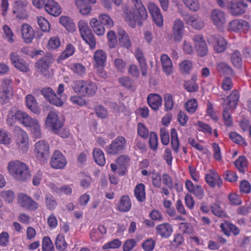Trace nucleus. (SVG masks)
Instances as JSON below:
<instances>
[{
    "label": "nucleus",
    "mask_w": 251,
    "mask_h": 251,
    "mask_svg": "<svg viewBox=\"0 0 251 251\" xmlns=\"http://www.w3.org/2000/svg\"><path fill=\"white\" fill-rule=\"evenodd\" d=\"M164 107L166 111L172 110L174 107L173 96L172 94L167 93L164 95Z\"/></svg>",
    "instance_id": "0e129e2a"
},
{
    "label": "nucleus",
    "mask_w": 251,
    "mask_h": 251,
    "mask_svg": "<svg viewBox=\"0 0 251 251\" xmlns=\"http://www.w3.org/2000/svg\"><path fill=\"white\" fill-rule=\"evenodd\" d=\"M90 25L94 32L99 36L103 35L105 32V28L97 18L91 19Z\"/></svg>",
    "instance_id": "f704fd0d"
},
{
    "label": "nucleus",
    "mask_w": 251,
    "mask_h": 251,
    "mask_svg": "<svg viewBox=\"0 0 251 251\" xmlns=\"http://www.w3.org/2000/svg\"><path fill=\"white\" fill-rule=\"evenodd\" d=\"M34 152L36 157H47L50 155V147L45 140H40L35 143Z\"/></svg>",
    "instance_id": "f3484780"
},
{
    "label": "nucleus",
    "mask_w": 251,
    "mask_h": 251,
    "mask_svg": "<svg viewBox=\"0 0 251 251\" xmlns=\"http://www.w3.org/2000/svg\"><path fill=\"white\" fill-rule=\"evenodd\" d=\"M18 202L21 207L26 210L35 211L39 208L38 203L25 194L21 193L18 195Z\"/></svg>",
    "instance_id": "9b49d317"
},
{
    "label": "nucleus",
    "mask_w": 251,
    "mask_h": 251,
    "mask_svg": "<svg viewBox=\"0 0 251 251\" xmlns=\"http://www.w3.org/2000/svg\"><path fill=\"white\" fill-rule=\"evenodd\" d=\"M75 50V47L71 44H68L67 45L65 50H63L60 55L58 57L57 59V62L60 63L62 60H64L73 55Z\"/></svg>",
    "instance_id": "e433bc0d"
},
{
    "label": "nucleus",
    "mask_w": 251,
    "mask_h": 251,
    "mask_svg": "<svg viewBox=\"0 0 251 251\" xmlns=\"http://www.w3.org/2000/svg\"><path fill=\"white\" fill-rule=\"evenodd\" d=\"M207 41L214 50L218 53L223 52L226 49L227 42L225 38L219 34L211 35L207 38Z\"/></svg>",
    "instance_id": "6e6552de"
},
{
    "label": "nucleus",
    "mask_w": 251,
    "mask_h": 251,
    "mask_svg": "<svg viewBox=\"0 0 251 251\" xmlns=\"http://www.w3.org/2000/svg\"><path fill=\"white\" fill-rule=\"evenodd\" d=\"M83 97H92L96 94L98 86L96 83L91 80H87Z\"/></svg>",
    "instance_id": "72a5a7b5"
},
{
    "label": "nucleus",
    "mask_w": 251,
    "mask_h": 251,
    "mask_svg": "<svg viewBox=\"0 0 251 251\" xmlns=\"http://www.w3.org/2000/svg\"><path fill=\"white\" fill-rule=\"evenodd\" d=\"M229 137L231 140L240 146L246 147L248 145L244 138L236 132H231L229 134Z\"/></svg>",
    "instance_id": "c03bdc74"
},
{
    "label": "nucleus",
    "mask_w": 251,
    "mask_h": 251,
    "mask_svg": "<svg viewBox=\"0 0 251 251\" xmlns=\"http://www.w3.org/2000/svg\"><path fill=\"white\" fill-rule=\"evenodd\" d=\"M17 122L25 127L30 128L31 132L35 138L42 137L41 127L38 121L16 107H12L8 111L6 123L8 126H12Z\"/></svg>",
    "instance_id": "f257e3e1"
},
{
    "label": "nucleus",
    "mask_w": 251,
    "mask_h": 251,
    "mask_svg": "<svg viewBox=\"0 0 251 251\" xmlns=\"http://www.w3.org/2000/svg\"><path fill=\"white\" fill-rule=\"evenodd\" d=\"M249 23L243 19H235L228 25L227 29L235 33L247 32L250 29Z\"/></svg>",
    "instance_id": "9d476101"
},
{
    "label": "nucleus",
    "mask_w": 251,
    "mask_h": 251,
    "mask_svg": "<svg viewBox=\"0 0 251 251\" xmlns=\"http://www.w3.org/2000/svg\"><path fill=\"white\" fill-rule=\"evenodd\" d=\"M223 117L225 125L227 126H231L233 124V119L229 108H225L223 111Z\"/></svg>",
    "instance_id": "052dcab7"
},
{
    "label": "nucleus",
    "mask_w": 251,
    "mask_h": 251,
    "mask_svg": "<svg viewBox=\"0 0 251 251\" xmlns=\"http://www.w3.org/2000/svg\"><path fill=\"white\" fill-rule=\"evenodd\" d=\"M107 55L102 50H97L94 54V66L96 68L104 67L106 61Z\"/></svg>",
    "instance_id": "b1692460"
},
{
    "label": "nucleus",
    "mask_w": 251,
    "mask_h": 251,
    "mask_svg": "<svg viewBox=\"0 0 251 251\" xmlns=\"http://www.w3.org/2000/svg\"><path fill=\"white\" fill-rule=\"evenodd\" d=\"M192 68V63L188 60H185L179 64L180 71L182 74H188Z\"/></svg>",
    "instance_id": "bf43d9fd"
},
{
    "label": "nucleus",
    "mask_w": 251,
    "mask_h": 251,
    "mask_svg": "<svg viewBox=\"0 0 251 251\" xmlns=\"http://www.w3.org/2000/svg\"><path fill=\"white\" fill-rule=\"evenodd\" d=\"M87 80H76L73 81L72 89L74 91L83 97Z\"/></svg>",
    "instance_id": "4c0bfd02"
},
{
    "label": "nucleus",
    "mask_w": 251,
    "mask_h": 251,
    "mask_svg": "<svg viewBox=\"0 0 251 251\" xmlns=\"http://www.w3.org/2000/svg\"><path fill=\"white\" fill-rule=\"evenodd\" d=\"M52 62V58L44 56L39 59L36 63V66L44 76L50 75V67Z\"/></svg>",
    "instance_id": "2eb2a0df"
},
{
    "label": "nucleus",
    "mask_w": 251,
    "mask_h": 251,
    "mask_svg": "<svg viewBox=\"0 0 251 251\" xmlns=\"http://www.w3.org/2000/svg\"><path fill=\"white\" fill-rule=\"evenodd\" d=\"M75 4L79 8L80 13L82 15H87L92 10L91 6L84 0H75Z\"/></svg>",
    "instance_id": "79ce46f5"
},
{
    "label": "nucleus",
    "mask_w": 251,
    "mask_h": 251,
    "mask_svg": "<svg viewBox=\"0 0 251 251\" xmlns=\"http://www.w3.org/2000/svg\"><path fill=\"white\" fill-rule=\"evenodd\" d=\"M45 203L47 208L50 210L55 209L57 205V201L54 197L50 194H48L46 195Z\"/></svg>",
    "instance_id": "4d7b16f0"
},
{
    "label": "nucleus",
    "mask_w": 251,
    "mask_h": 251,
    "mask_svg": "<svg viewBox=\"0 0 251 251\" xmlns=\"http://www.w3.org/2000/svg\"><path fill=\"white\" fill-rule=\"evenodd\" d=\"M171 144L173 149L177 152L179 147V142L176 130L173 128L171 131Z\"/></svg>",
    "instance_id": "8fccbe9b"
},
{
    "label": "nucleus",
    "mask_w": 251,
    "mask_h": 251,
    "mask_svg": "<svg viewBox=\"0 0 251 251\" xmlns=\"http://www.w3.org/2000/svg\"><path fill=\"white\" fill-rule=\"evenodd\" d=\"M0 197L6 201L10 203L13 201L15 194L11 190H6L0 193Z\"/></svg>",
    "instance_id": "774afa93"
},
{
    "label": "nucleus",
    "mask_w": 251,
    "mask_h": 251,
    "mask_svg": "<svg viewBox=\"0 0 251 251\" xmlns=\"http://www.w3.org/2000/svg\"><path fill=\"white\" fill-rule=\"evenodd\" d=\"M46 125L50 128L54 133L59 134L60 129L63 126V123L60 120L58 115L53 111L50 112L46 120Z\"/></svg>",
    "instance_id": "0eeeda50"
},
{
    "label": "nucleus",
    "mask_w": 251,
    "mask_h": 251,
    "mask_svg": "<svg viewBox=\"0 0 251 251\" xmlns=\"http://www.w3.org/2000/svg\"><path fill=\"white\" fill-rule=\"evenodd\" d=\"M218 73L221 75H233V71L232 69L225 62L218 63L216 66Z\"/></svg>",
    "instance_id": "ea45409f"
},
{
    "label": "nucleus",
    "mask_w": 251,
    "mask_h": 251,
    "mask_svg": "<svg viewBox=\"0 0 251 251\" xmlns=\"http://www.w3.org/2000/svg\"><path fill=\"white\" fill-rule=\"evenodd\" d=\"M184 86L187 91L191 93L198 91L199 89L198 85L194 78L185 81Z\"/></svg>",
    "instance_id": "3c124183"
},
{
    "label": "nucleus",
    "mask_w": 251,
    "mask_h": 251,
    "mask_svg": "<svg viewBox=\"0 0 251 251\" xmlns=\"http://www.w3.org/2000/svg\"><path fill=\"white\" fill-rule=\"evenodd\" d=\"M134 196L139 202H143L146 200L145 186L143 183L136 185L134 189Z\"/></svg>",
    "instance_id": "c9c22d12"
},
{
    "label": "nucleus",
    "mask_w": 251,
    "mask_h": 251,
    "mask_svg": "<svg viewBox=\"0 0 251 251\" xmlns=\"http://www.w3.org/2000/svg\"><path fill=\"white\" fill-rule=\"evenodd\" d=\"M185 187L187 190L194 194L197 199L201 200L204 197V190L201 186L194 185L191 180H187L185 182Z\"/></svg>",
    "instance_id": "aec40b11"
},
{
    "label": "nucleus",
    "mask_w": 251,
    "mask_h": 251,
    "mask_svg": "<svg viewBox=\"0 0 251 251\" xmlns=\"http://www.w3.org/2000/svg\"><path fill=\"white\" fill-rule=\"evenodd\" d=\"M155 229L156 233L163 238H169L173 231L172 226L167 223L157 225Z\"/></svg>",
    "instance_id": "412c9836"
},
{
    "label": "nucleus",
    "mask_w": 251,
    "mask_h": 251,
    "mask_svg": "<svg viewBox=\"0 0 251 251\" xmlns=\"http://www.w3.org/2000/svg\"><path fill=\"white\" fill-rule=\"evenodd\" d=\"M248 4L244 0H233L228 2L227 8L233 16H239L246 13Z\"/></svg>",
    "instance_id": "39448f33"
},
{
    "label": "nucleus",
    "mask_w": 251,
    "mask_h": 251,
    "mask_svg": "<svg viewBox=\"0 0 251 251\" xmlns=\"http://www.w3.org/2000/svg\"><path fill=\"white\" fill-rule=\"evenodd\" d=\"M107 44L109 48H115L118 44L117 37L113 31L110 30L107 34Z\"/></svg>",
    "instance_id": "09e8293b"
},
{
    "label": "nucleus",
    "mask_w": 251,
    "mask_h": 251,
    "mask_svg": "<svg viewBox=\"0 0 251 251\" xmlns=\"http://www.w3.org/2000/svg\"><path fill=\"white\" fill-rule=\"evenodd\" d=\"M67 164L66 158H51V166L56 169H63Z\"/></svg>",
    "instance_id": "49530a36"
},
{
    "label": "nucleus",
    "mask_w": 251,
    "mask_h": 251,
    "mask_svg": "<svg viewBox=\"0 0 251 251\" xmlns=\"http://www.w3.org/2000/svg\"><path fill=\"white\" fill-rule=\"evenodd\" d=\"M186 110L190 113H194L198 108V102L196 99L188 100L185 104Z\"/></svg>",
    "instance_id": "69168bd1"
},
{
    "label": "nucleus",
    "mask_w": 251,
    "mask_h": 251,
    "mask_svg": "<svg viewBox=\"0 0 251 251\" xmlns=\"http://www.w3.org/2000/svg\"><path fill=\"white\" fill-rule=\"evenodd\" d=\"M7 169L10 174L18 181L25 182L30 178L28 167L23 162L11 161L8 163Z\"/></svg>",
    "instance_id": "7ed1b4c3"
},
{
    "label": "nucleus",
    "mask_w": 251,
    "mask_h": 251,
    "mask_svg": "<svg viewBox=\"0 0 251 251\" xmlns=\"http://www.w3.org/2000/svg\"><path fill=\"white\" fill-rule=\"evenodd\" d=\"M98 21L107 28H110L113 26V22L110 16L105 14L100 15Z\"/></svg>",
    "instance_id": "6e6d98bb"
},
{
    "label": "nucleus",
    "mask_w": 251,
    "mask_h": 251,
    "mask_svg": "<svg viewBox=\"0 0 251 251\" xmlns=\"http://www.w3.org/2000/svg\"><path fill=\"white\" fill-rule=\"evenodd\" d=\"M78 28L82 38L89 45V48L94 49L96 45V39L88 23L81 20L78 23Z\"/></svg>",
    "instance_id": "20e7f679"
},
{
    "label": "nucleus",
    "mask_w": 251,
    "mask_h": 251,
    "mask_svg": "<svg viewBox=\"0 0 251 251\" xmlns=\"http://www.w3.org/2000/svg\"><path fill=\"white\" fill-rule=\"evenodd\" d=\"M55 244L58 250H65L68 245L65 240V236L62 234H59L56 238Z\"/></svg>",
    "instance_id": "de8ad7c7"
},
{
    "label": "nucleus",
    "mask_w": 251,
    "mask_h": 251,
    "mask_svg": "<svg viewBox=\"0 0 251 251\" xmlns=\"http://www.w3.org/2000/svg\"><path fill=\"white\" fill-rule=\"evenodd\" d=\"M148 8L155 25L158 27L163 25V18L159 7L153 3H150Z\"/></svg>",
    "instance_id": "dca6fc26"
},
{
    "label": "nucleus",
    "mask_w": 251,
    "mask_h": 251,
    "mask_svg": "<svg viewBox=\"0 0 251 251\" xmlns=\"http://www.w3.org/2000/svg\"><path fill=\"white\" fill-rule=\"evenodd\" d=\"M195 48L197 54L200 57H204L208 53V47L203 36L198 34L195 35L193 39Z\"/></svg>",
    "instance_id": "f8f14e48"
},
{
    "label": "nucleus",
    "mask_w": 251,
    "mask_h": 251,
    "mask_svg": "<svg viewBox=\"0 0 251 251\" xmlns=\"http://www.w3.org/2000/svg\"><path fill=\"white\" fill-rule=\"evenodd\" d=\"M2 37L9 43L14 42V34L11 28L7 25H5L2 27Z\"/></svg>",
    "instance_id": "37998d69"
},
{
    "label": "nucleus",
    "mask_w": 251,
    "mask_h": 251,
    "mask_svg": "<svg viewBox=\"0 0 251 251\" xmlns=\"http://www.w3.org/2000/svg\"><path fill=\"white\" fill-rule=\"evenodd\" d=\"M160 60L164 72L167 75H170L173 73V66L172 62L169 56L163 54L161 56Z\"/></svg>",
    "instance_id": "7c9ffc66"
},
{
    "label": "nucleus",
    "mask_w": 251,
    "mask_h": 251,
    "mask_svg": "<svg viewBox=\"0 0 251 251\" xmlns=\"http://www.w3.org/2000/svg\"><path fill=\"white\" fill-rule=\"evenodd\" d=\"M240 95L239 92L237 90H233L230 95L226 99H224V101L227 102L229 107L231 108H235L239 101Z\"/></svg>",
    "instance_id": "473e14b6"
},
{
    "label": "nucleus",
    "mask_w": 251,
    "mask_h": 251,
    "mask_svg": "<svg viewBox=\"0 0 251 251\" xmlns=\"http://www.w3.org/2000/svg\"><path fill=\"white\" fill-rule=\"evenodd\" d=\"M147 100L150 107L154 111H157L162 105V99L158 94H149Z\"/></svg>",
    "instance_id": "4be33fe9"
},
{
    "label": "nucleus",
    "mask_w": 251,
    "mask_h": 251,
    "mask_svg": "<svg viewBox=\"0 0 251 251\" xmlns=\"http://www.w3.org/2000/svg\"><path fill=\"white\" fill-rule=\"evenodd\" d=\"M184 25L183 22L177 19L174 22L173 26V36L176 42L180 41L183 37Z\"/></svg>",
    "instance_id": "6ab92c4d"
},
{
    "label": "nucleus",
    "mask_w": 251,
    "mask_h": 251,
    "mask_svg": "<svg viewBox=\"0 0 251 251\" xmlns=\"http://www.w3.org/2000/svg\"><path fill=\"white\" fill-rule=\"evenodd\" d=\"M126 140L125 137L119 136L106 148V152L111 155H115L121 153L126 148Z\"/></svg>",
    "instance_id": "423d86ee"
},
{
    "label": "nucleus",
    "mask_w": 251,
    "mask_h": 251,
    "mask_svg": "<svg viewBox=\"0 0 251 251\" xmlns=\"http://www.w3.org/2000/svg\"><path fill=\"white\" fill-rule=\"evenodd\" d=\"M133 7L132 10L128 7L123 9V17L125 21L131 27H135L137 24L141 26L144 21L148 18L147 10L141 0H131Z\"/></svg>",
    "instance_id": "f03ea898"
},
{
    "label": "nucleus",
    "mask_w": 251,
    "mask_h": 251,
    "mask_svg": "<svg viewBox=\"0 0 251 251\" xmlns=\"http://www.w3.org/2000/svg\"><path fill=\"white\" fill-rule=\"evenodd\" d=\"M68 68L75 75L83 76L86 73V67L80 63H71L68 64Z\"/></svg>",
    "instance_id": "2f4dec72"
},
{
    "label": "nucleus",
    "mask_w": 251,
    "mask_h": 251,
    "mask_svg": "<svg viewBox=\"0 0 251 251\" xmlns=\"http://www.w3.org/2000/svg\"><path fill=\"white\" fill-rule=\"evenodd\" d=\"M41 94L50 104L56 106H62L64 100L60 97L57 96L55 92L50 88H43L41 91Z\"/></svg>",
    "instance_id": "1a4fd4ad"
},
{
    "label": "nucleus",
    "mask_w": 251,
    "mask_h": 251,
    "mask_svg": "<svg viewBox=\"0 0 251 251\" xmlns=\"http://www.w3.org/2000/svg\"><path fill=\"white\" fill-rule=\"evenodd\" d=\"M248 161L246 158H238L235 161V166L241 173H244L248 166Z\"/></svg>",
    "instance_id": "e2e57ef3"
},
{
    "label": "nucleus",
    "mask_w": 251,
    "mask_h": 251,
    "mask_svg": "<svg viewBox=\"0 0 251 251\" xmlns=\"http://www.w3.org/2000/svg\"><path fill=\"white\" fill-rule=\"evenodd\" d=\"M21 30L24 42L30 43L34 38V31L32 27L28 24H24L21 25Z\"/></svg>",
    "instance_id": "a878e982"
},
{
    "label": "nucleus",
    "mask_w": 251,
    "mask_h": 251,
    "mask_svg": "<svg viewBox=\"0 0 251 251\" xmlns=\"http://www.w3.org/2000/svg\"><path fill=\"white\" fill-rule=\"evenodd\" d=\"M114 67L117 72L123 73L126 68V62L120 58H116L114 60Z\"/></svg>",
    "instance_id": "864d4df0"
},
{
    "label": "nucleus",
    "mask_w": 251,
    "mask_h": 251,
    "mask_svg": "<svg viewBox=\"0 0 251 251\" xmlns=\"http://www.w3.org/2000/svg\"><path fill=\"white\" fill-rule=\"evenodd\" d=\"M45 11L50 15L57 17L61 13V8L54 0H48L45 7Z\"/></svg>",
    "instance_id": "bb28decb"
},
{
    "label": "nucleus",
    "mask_w": 251,
    "mask_h": 251,
    "mask_svg": "<svg viewBox=\"0 0 251 251\" xmlns=\"http://www.w3.org/2000/svg\"><path fill=\"white\" fill-rule=\"evenodd\" d=\"M185 5L191 10L197 11L200 8L198 0H182Z\"/></svg>",
    "instance_id": "338daca9"
},
{
    "label": "nucleus",
    "mask_w": 251,
    "mask_h": 251,
    "mask_svg": "<svg viewBox=\"0 0 251 251\" xmlns=\"http://www.w3.org/2000/svg\"><path fill=\"white\" fill-rule=\"evenodd\" d=\"M131 207V202L128 195H123L121 197L119 202L117 204V210L122 212L129 211Z\"/></svg>",
    "instance_id": "c85d7f7f"
},
{
    "label": "nucleus",
    "mask_w": 251,
    "mask_h": 251,
    "mask_svg": "<svg viewBox=\"0 0 251 251\" xmlns=\"http://www.w3.org/2000/svg\"><path fill=\"white\" fill-rule=\"evenodd\" d=\"M118 35L119 45L129 49L131 47V41L128 34L123 29L120 28L118 29Z\"/></svg>",
    "instance_id": "cd10ccee"
},
{
    "label": "nucleus",
    "mask_w": 251,
    "mask_h": 251,
    "mask_svg": "<svg viewBox=\"0 0 251 251\" xmlns=\"http://www.w3.org/2000/svg\"><path fill=\"white\" fill-rule=\"evenodd\" d=\"M11 142V134L6 130L0 129V143L9 145Z\"/></svg>",
    "instance_id": "13d9d810"
},
{
    "label": "nucleus",
    "mask_w": 251,
    "mask_h": 251,
    "mask_svg": "<svg viewBox=\"0 0 251 251\" xmlns=\"http://www.w3.org/2000/svg\"><path fill=\"white\" fill-rule=\"evenodd\" d=\"M16 133V143L18 147L24 151H26L28 148V136L25 131L19 126L15 128Z\"/></svg>",
    "instance_id": "ddd939ff"
},
{
    "label": "nucleus",
    "mask_w": 251,
    "mask_h": 251,
    "mask_svg": "<svg viewBox=\"0 0 251 251\" xmlns=\"http://www.w3.org/2000/svg\"><path fill=\"white\" fill-rule=\"evenodd\" d=\"M60 23L69 32H73L76 29L75 25L72 19L68 16H61Z\"/></svg>",
    "instance_id": "58836bf2"
},
{
    "label": "nucleus",
    "mask_w": 251,
    "mask_h": 251,
    "mask_svg": "<svg viewBox=\"0 0 251 251\" xmlns=\"http://www.w3.org/2000/svg\"><path fill=\"white\" fill-rule=\"evenodd\" d=\"M205 180L211 187H214L216 185L220 187L223 184L222 178L214 170H210L209 173L205 175Z\"/></svg>",
    "instance_id": "a211bd4d"
},
{
    "label": "nucleus",
    "mask_w": 251,
    "mask_h": 251,
    "mask_svg": "<svg viewBox=\"0 0 251 251\" xmlns=\"http://www.w3.org/2000/svg\"><path fill=\"white\" fill-rule=\"evenodd\" d=\"M231 62L235 67L240 68L242 65L241 54L239 51L235 50L231 54Z\"/></svg>",
    "instance_id": "a18cd8bd"
},
{
    "label": "nucleus",
    "mask_w": 251,
    "mask_h": 251,
    "mask_svg": "<svg viewBox=\"0 0 251 251\" xmlns=\"http://www.w3.org/2000/svg\"><path fill=\"white\" fill-rule=\"evenodd\" d=\"M13 13L20 19H25L27 17L25 8L27 5L26 0H13Z\"/></svg>",
    "instance_id": "4468645a"
},
{
    "label": "nucleus",
    "mask_w": 251,
    "mask_h": 251,
    "mask_svg": "<svg viewBox=\"0 0 251 251\" xmlns=\"http://www.w3.org/2000/svg\"><path fill=\"white\" fill-rule=\"evenodd\" d=\"M26 105L34 113H37L39 112V108L37 106L36 99L32 95L29 94L26 96Z\"/></svg>",
    "instance_id": "a19ab883"
},
{
    "label": "nucleus",
    "mask_w": 251,
    "mask_h": 251,
    "mask_svg": "<svg viewBox=\"0 0 251 251\" xmlns=\"http://www.w3.org/2000/svg\"><path fill=\"white\" fill-rule=\"evenodd\" d=\"M37 21L40 28L43 32H48L50 29V25L48 21L44 17L37 16Z\"/></svg>",
    "instance_id": "603ef678"
},
{
    "label": "nucleus",
    "mask_w": 251,
    "mask_h": 251,
    "mask_svg": "<svg viewBox=\"0 0 251 251\" xmlns=\"http://www.w3.org/2000/svg\"><path fill=\"white\" fill-rule=\"evenodd\" d=\"M211 20L217 27H222L226 23L225 13L221 10L214 9L211 14Z\"/></svg>",
    "instance_id": "393cba45"
},
{
    "label": "nucleus",
    "mask_w": 251,
    "mask_h": 251,
    "mask_svg": "<svg viewBox=\"0 0 251 251\" xmlns=\"http://www.w3.org/2000/svg\"><path fill=\"white\" fill-rule=\"evenodd\" d=\"M42 251H54L53 243L49 237L45 236L43 238L42 245Z\"/></svg>",
    "instance_id": "5fc2aeb1"
},
{
    "label": "nucleus",
    "mask_w": 251,
    "mask_h": 251,
    "mask_svg": "<svg viewBox=\"0 0 251 251\" xmlns=\"http://www.w3.org/2000/svg\"><path fill=\"white\" fill-rule=\"evenodd\" d=\"M11 81L9 79H4L1 83V88L0 90V102L2 104L6 103L9 99V92L11 90Z\"/></svg>",
    "instance_id": "5701e85b"
},
{
    "label": "nucleus",
    "mask_w": 251,
    "mask_h": 251,
    "mask_svg": "<svg viewBox=\"0 0 251 251\" xmlns=\"http://www.w3.org/2000/svg\"><path fill=\"white\" fill-rule=\"evenodd\" d=\"M61 44L60 39L56 36L51 37L47 44V48L49 50H54L59 47Z\"/></svg>",
    "instance_id": "680f3d73"
},
{
    "label": "nucleus",
    "mask_w": 251,
    "mask_h": 251,
    "mask_svg": "<svg viewBox=\"0 0 251 251\" xmlns=\"http://www.w3.org/2000/svg\"><path fill=\"white\" fill-rule=\"evenodd\" d=\"M183 18L187 24L191 25L195 29H200L204 26L203 22L199 21L196 15L186 14Z\"/></svg>",
    "instance_id": "c756f323"
}]
</instances>
